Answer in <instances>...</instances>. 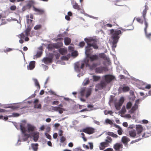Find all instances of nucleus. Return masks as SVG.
Instances as JSON below:
<instances>
[{
  "mask_svg": "<svg viewBox=\"0 0 151 151\" xmlns=\"http://www.w3.org/2000/svg\"><path fill=\"white\" fill-rule=\"evenodd\" d=\"M84 40L87 44V46L85 48V53L87 57L89 58L91 61L98 59V55H95L90 56V55L91 50H92L91 48V47L95 49L98 48L99 47L97 44L96 40L92 38H85Z\"/></svg>",
  "mask_w": 151,
  "mask_h": 151,
  "instance_id": "1",
  "label": "nucleus"
},
{
  "mask_svg": "<svg viewBox=\"0 0 151 151\" xmlns=\"http://www.w3.org/2000/svg\"><path fill=\"white\" fill-rule=\"evenodd\" d=\"M122 33L121 31L119 29L114 30L112 29L110 30V34L111 35V38L113 40L112 46L114 47H116V44L120 38L119 35Z\"/></svg>",
  "mask_w": 151,
  "mask_h": 151,
  "instance_id": "2",
  "label": "nucleus"
},
{
  "mask_svg": "<svg viewBox=\"0 0 151 151\" xmlns=\"http://www.w3.org/2000/svg\"><path fill=\"white\" fill-rule=\"evenodd\" d=\"M63 39L62 38H59L57 40V41L60 40L61 41L60 42H57L56 43L51 44L48 45L47 48L49 50H52L54 48H59L63 46V43L62 41Z\"/></svg>",
  "mask_w": 151,
  "mask_h": 151,
  "instance_id": "3",
  "label": "nucleus"
},
{
  "mask_svg": "<svg viewBox=\"0 0 151 151\" xmlns=\"http://www.w3.org/2000/svg\"><path fill=\"white\" fill-rule=\"evenodd\" d=\"M20 129L24 134L23 138H22V140L23 141H26L28 139L30 136V135L28 134H26L25 133L26 130L24 125L22 124H21L20 125Z\"/></svg>",
  "mask_w": 151,
  "mask_h": 151,
  "instance_id": "4",
  "label": "nucleus"
},
{
  "mask_svg": "<svg viewBox=\"0 0 151 151\" xmlns=\"http://www.w3.org/2000/svg\"><path fill=\"white\" fill-rule=\"evenodd\" d=\"M109 70L108 68L106 67L100 66L96 68L95 69L96 73H101L104 72H106Z\"/></svg>",
  "mask_w": 151,
  "mask_h": 151,
  "instance_id": "5",
  "label": "nucleus"
},
{
  "mask_svg": "<svg viewBox=\"0 0 151 151\" xmlns=\"http://www.w3.org/2000/svg\"><path fill=\"white\" fill-rule=\"evenodd\" d=\"M80 132H83L88 134H91L95 132V129L92 127H88L83 129Z\"/></svg>",
  "mask_w": 151,
  "mask_h": 151,
  "instance_id": "6",
  "label": "nucleus"
},
{
  "mask_svg": "<svg viewBox=\"0 0 151 151\" xmlns=\"http://www.w3.org/2000/svg\"><path fill=\"white\" fill-rule=\"evenodd\" d=\"M113 147L115 151H122L123 145L120 142L116 143L114 145Z\"/></svg>",
  "mask_w": 151,
  "mask_h": 151,
  "instance_id": "7",
  "label": "nucleus"
},
{
  "mask_svg": "<svg viewBox=\"0 0 151 151\" xmlns=\"http://www.w3.org/2000/svg\"><path fill=\"white\" fill-rule=\"evenodd\" d=\"M105 81L107 83H109L112 80H114L115 77L112 75H107L104 76Z\"/></svg>",
  "mask_w": 151,
  "mask_h": 151,
  "instance_id": "8",
  "label": "nucleus"
},
{
  "mask_svg": "<svg viewBox=\"0 0 151 151\" xmlns=\"http://www.w3.org/2000/svg\"><path fill=\"white\" fill-rule=\"evenodd\" d=\"M30 136L33 138V139L35 142H37L39 138V133L38 132H34L31 133Z\"/></svg>",
  "mask_w": 151,
  "mask_h": 151,
  "instance_id": "9",
  "label": "nucleus"
},
{
  "mask_svg": "<svg viewBox=\"0 0 151 151\" xmlns=\"http://www.w3.org/2000/svg\"><path fill=\"white\" fill-rule=\"evenodd\" d=\"M85 66L84 63H82L81 64L79 63H77L75 65V69L78 72L80 71L81 69H83Z\"/></svg>",
  "mask_w": 151,
  "mask_h": 151,
  "instance_id": "10",
  "label": "nucleus"
},
{
  "mask_svg": "<svg viewBox=\"0 0 151 151\" xmlns=\"http://www.w3.org/2000/svg\"><path fill=\"white\" fill-rule=\"evenodd\" d=\"M130 141L129 138L126 136H123L121 139L122 142L124 144L125 147L128 145V143Z\"/></svg>",
  "mask_w": 151,
  "mask_h": 151,
  "instance_id": "11",
  "label": "nucleus"
},
{
  "mask_svg": "<svg viewBox=\"0 0 151 151\" xmlns=\"http://www.w3.org/2000/svg\"><path fill=\"white\" fill-rule=\"evenodd\" d=\"M139 99H138L136 101L135 103L133 106L132 107L130 111V112L131 113H133L134 111H135L138 108V104L139 103Z\"/></svg>",
  "mask_w": 151,
  "mask_h": 151,
  "instance_id": "12",
  "label": "nucleus"
},
{
  "mask_svg": "<svg viewBox=\"0 0 151 151\" xmlns=\"http://www.w3.org/2000/svg\"><path fill=\"white\" fill-rule=\"evenodd\" d=\"M136 129L137 131V134L139 136H140L141 133L143 130L142 126L141 125H136Z\"/></svg>",
  "mask_w": 151,
  "mask_h": 151,
  "instance_id": "13",
  "label": "nucleus"
},
{
  "mask_svg": "<svg viewBox=\"0 0 151 151\" xmlns=\"http://www.w3.org/2000/svg\"><path fill=\"white\" fill-rule=\"evenodd\" d=\"M52 56L51 58H45L43 59L42 61H43L45 64H48L49 63H51L52 62Z\"/></svg>",
  "mask_w": 151,
  "mask_h": 151,
  "instance_id": "14",
  "label": "nucleus"
},
{
  "mask_svg": "<svg viewBox=\"0 0 151 151\" xmlns=\"http://www.w3.org/2000/svg\"><path fill=\"white\" fill-rule=\"evenodd\" d=\"M26 20H27V23L28 24L27 27H32H32L33 26V24L32 23V22L33 20L32 19H29V15H27L26 16Z\"/></svg>",
  "mask_w": 151,
  "mask_h": 151,
  "instance_id": "15",
  "label": "nucleus"
},
{
  "mask_svg": "<svg viewBox=\"0 0 151 151\" xmlns=\"http://www.w3.org/2000/svg\"><path fill=\"white\" fill-rule=\"evenodd\" d=\"M27 128L28 132H31L35 130L36 128L34 126L30 124H28L27 125Z\"/></svg>",
  "mask_w": 151,
  "mask_h": 151,
  "instance_id": "16",
  "label": "nucleus"
},
{
  "mask_svg": "<svg viewBox=\"0 0 151 151\" xmlns=\"http://www.w3.org/2000/svg\"><path fill=\"white\" fill-rule=\"evenodd\" d=\"M109 146L105 142H102L100 144L99 148L101 150H104L106 147Z\"/></svg>",
  "mask_w": 151,
  "mask_h": 151,
  "instance_id": "17",
  "label": "nucleus"
},
{
  "mask_svg": "<svg viewBox=\"0 0 151 151\" xmlns=\"http://www.w3.org/2000/svg\"><path fill=\"white\" fill-rule=\"evenodd\" d=\"M35 61H31L29 63V65L27 66V68L28 70H32L35 67Z\"/></svg>",
  "mask_w": 151,
  "mask_h": 151,
  "instance_id": "18",
  "label": "nucleus"
},
{
  "mask_svg": "<svg viewBox=\"0 0 151 151\" xmlns=\"http://www.w3.org/2000/svg\"><path fill=\"white\" fill-rule=\"evenodd\" d=\"M129 133L130 136L132 137H139V136H137L136 131L134 129L129 131Z\"/></svg>",
  "mask_w": 151,
  "mask_h": 151,
  "instance_id": "19",
  "label": "nucleus"
},
{
  "mask_svg": "<svg viewBox=\"0 0 151 151\" xmlns=\"http://www.w3.org/2000/svg\"><path fill=\"white\" fill-rule=\"evenodd\" d=\"M71 3L74 9H77L78 10H81L80 6L78 5L76 2L73 1Z\"/></svg>",
  "mask_w": 151,
  "mask_h": 151,
  "instance_id": "20",
  "label": "nucleus"
},
{
  "mask_svg": "<svg viewBox=\"0 0 151 151\" xmlns=\"http://www.w3.org/2000/svg\"><path fill=\"white\" fill-rule=\"evenodd\" d=\"M33 10L37 13V14L40 15L43 14L44 13V11L41 9L37 8L35 7H33Z\"/></svg>",
  "mask_w": 151,
  "mask_h": 151,
  "instance_id": "21",
  "label": "nucleus"
},
{
  "mask_svg": "<svg viewBox=\"0 0 151 151\" xmlns=\"http://www.w3.org/2000/svg\"><path fill=\"white\" fill-rule=\"evenodd\" d=\"M145 9L142 12V16L143 18V19H146V15L147 13V10H148V7L147 5L145 6Z\"/></svg>",
  "mask_w": 151,
  "mask_h": 151,
  "instance_id": "22",
  "label": "nucleus"
},
{
  "mask_svg": "<svg viewBox=\"0 0 151 151\" xmlns=\"http://www.w3.org/2000/svg\"><path fill=\"white\" fill-rule=\"evenodd\" d=\"M129 88L128 86H124L119 87V92L123 91L124 92H127L129 90Z\"/></svg>",
  "mask_w": 151,
  "mask_h": 151,
  "instance_id": "23",
  "label": "nucleus"
},
{
  "mask_svg": "<svg viewBox=\"0 0 151 151\" xmlns=\"http://www.w3.org/2000/svg\"><path fill=\"white\" fill-rule=\"evenodd\" d=\"M104 142L109 146L110 144H111L112 142V139L111 137L107 136L105 139Z\"/></svg>",
  "mask_w": 151,
  "mask_h": 151,
  "instance_id": "24",
  "label": "nucleus"
},
{
  "mask_svg": "<svg viewBox=\"0 0 151 151\" xmlns=\"http://www.w3.org/2000/svg\"><path fill=\"white\" fill-rule=\"evenodd\" d=\"M106 85L105 82L101 81L100 83L97 84L96 87L99 89H102Z\"/></svg>",
  "mask_w": 151,
  "mask_h": 151,
  "instance_id": "25",
  "label": "nucleus"
},
{
  "mask_svg": "<svg viewBox=\"0 0 151 151\" xmlns=\"http://www.w3.org/2000/svg\"><path fill=\"white\" fill-rule=\"evenodd\" d=\"M32 27H27V29L24 31V32L25 33V36L28 37L30 34V31L32 29Z\"/></svg>",
  "mask_w": 151,
  "mask_h": 151,
  "instance_id": "26",
  "label": "nucleus"
},
{
  "mask_svg": "<svg viewBox=\"0 0 151 151\" xmlns=\"http://www.w3.org/2000/svg\"><path fill=\"white\" fill-rule=\"evenodd\" d=\"M59 52L62 55H64L67 53V50L64 48H61L59 49Z\"/></svg>",
  "mask_w": 151,
  "mask_h": 151,
  "instance_id": "27",
  "label": "nucleus"
},
{
  "mask_svg": "<svg viewBox=\"0 0 151 151\" xmlns=\"http://www.w3.org/2000/svg\"><path fill=\"white\" fill-rule=\"evenodd\" d=\"M90 147H89L87 145H85V144L83 145V147L87 149H88L89 148L91 150H92L93 148V145L92 143L89 142L88 143Z\"/></svg>",
  "mask_w": 151,
  "mask_h": 151,
  "instance_id": "28",
  "label": "nucleus"
},
{
  "mask_svg": "<svg viewBox=\"0 0 151 151\" xmlns=\"http://www.w3.org/2000/svg\"><path fill=\"white\" fill-rule=\"evenodd\" d=\"M64 41L65 45H68L70 43L71 40L70 38L68 37H66L64 38Z\"/></svg>",
  "mask_w": 151,
  "mask_h": 151,
  "instance_id": "29",
  "label": "nucleus"
},
{
  "mask_svg": "<svg viewBox=\"0 0 151 151\" xmlns=\"http://www.w3.org/2000/svg\"><path fill=\"white\" fill-rule=\"evenodd\" d=\"M107 134L115 138H117L118 137L117 135L112 132H108L107 133Z\"/></svg>",
  "mask_w": 151,
  "mask_h": 151,
  "instance_id": "30",
  "label": "nucleus"
},
{
  "mask_svg": "<svg viewBox=\"0 0 151 151\" xmlns=\"http://www.w3.org/2000/svg\"><path fill=\"white\" fill-rule=\"evenodd\" d=\"M91 91L92 89L91 88L87 89L86 95V98H88L91 95Z\"/></svg>",
  "mask_w": 151,
  "mask_h": 151,
  "instance_id": "31",
  "label": "nucleus"
},
{
  "mask_svg": "<svg viewBox=\"0 0 151 151\" xmlns=\"http://www.w3.org/2000/svg\"><path fill=\"white\" fill-rule=\"evenodd\" d=\"M38 144H31L32 147L34 151H37L38 149Z\"/></svg>",
  "mask_w": 151,
  "mask_h": 151,
  "instance_id": "32",
  "label": "nucleus"
},
{
  "mask_svg": "<svg viewBox=\"0 0 151 151\" xmlns=\"http://www.w3.org/2000/svg\"><path fill=\"white\" fill-rule=\"evenodd\" d=\"M90 82L88 78H86L84 81L83 84V86H85L88 84Z\"/></svg>",
  "mask_w": 151,
  "mask_h": 151,
  "instance_id": "33",
  "label": "nucleus"
},
{
  "mask_svg": "<svg viewBox=\"0 0 151 151\" xmlns=\"http://www.w3.org/2000/svg\"><path fill=\"white\" fill-rule=\"evenodd\" d=\"M93 78L94 81H96L100 79V77L99 76H93Z\"/></svg>",
  "mask_w": 151,
  "mask_h": 151,
  "instance_id": "34",
  "label": "nucleus"
},
{
  "mask_svg": "<svg viewBox=\"0 0 151 151\" xmlns=\"http://www.w3.org/2000/svg\"><path fill=\"white\" fill-rule=\"evenodd\" d=\"M122 105V104L119 102L115 103V106L116 108L118 109H119V108Z\"/></svg>",
  "mask_w": 151,
  "mask_h": 151,
  "instance_id": "35",
  "label": "nucleus"
},
{
  "mask_svg": "<svg viewBox=\"0 0 151 151\" xmlns=\"http://www.w3.org/2000/svg\"><path fill=\"white\" fill-rule=\"evenodd\" d=\"M144 21L145 24V27L144 29V30H145V32H146L147 31V28L148 27V23L146 21V19H144Z\"/></svg>",
  "mask_w": 151,
  "mask_h": 151,
  "instance_id": "36",
  "label": "nucleus"
},
{
  "mask_svg": "<svg viewBox=\"0 0 151 151\" xmlns=\"http://www.w3.org/2000/svg\"><path fill=\"white\" fill-rule=\"evenodd\" d=\"M33 80L34 82H35V85L36 86L38 87L39 89H40V86L37 80L36 79H33Z\"/></svg>",
  "mask_w": 151,
  "mask_h": 151,
  "instance_id": "37",
  "label": "nucleus"
},
{
  "mask_svg": "<svg viewBox=\"0 0 151 151\" xmlns=\"http://www.w3.org/2000/svg\"><path fill=\"white\" fill-rule=\"evenodd\" d=\"M105 122L106 124H109L110 125H112L113 123L112 122L111 120L109 119H106Z\"/></svg>",
  "mask_w": 151,
  "mask_h": 151,
  "instance_id": "38",
  "label": "nucleus"
},
{
  "mask_svg": "<svg viewBox=\"0 0 151 151\" xmlns=\"http://www.w3.org/2000/svg\"><path fill=\"white\" fill-rule=\"evenodd\" d=\"M132 106V104L131 102H128L126 105V108L127 109H130Z\"/></svg>",
  "mask_w": 151,
  "mask_h": 151,
  "instance_id": "39",
  "label": "nucleus"
},
{
  "mask_svg": "<svg viewBox=\"0 0 151 151\" xmlns=\"http://www.w3.org/2000/svg\"><path fill=\"white\" fill-rule=\"evenodd\" d=\"M136 20L137 22L142 24L143 23L142 20L139 17H137L136 18Z\"/></svg>",
  "mask_w": 151,
  "mask_h": 151,
  "instance_id": "40",
  "label": "nucleus"
},
{
  "mask_svg": "<svg viewBox=\"0 0 151 151\" xmlns=\"http://www.w3.org/2000/svg\"><path fill=\"white\" fill-rule=\"evenodd\" d=\"M99 56L103 59H105L106 58V56L104 53H100L99 55Z\"/></svg>",
  "mask_w": 151,
  "mask_h": 151,
  "instance_id": "41",
  "label": "nucleus"
},
{
  "mask_svg": "<svg viewBox=\"0 0 151 151\" xmlns=\"http://www.w3.org/2000/svg\"><path fill=\"white\" fill-rule=\"evenodd\" d=\"M85 45V43L84 41H82L80 42L78 45L79 47H83Z\"/></svg>",
  "mask_w": 151,
  "mask_h": 151,
  "instance_id": "42",
  "label": "nucleus"
},
{
  "mask_svg": "<svg viewBox=\"0 0 151 151\" xmlns=\"http://www.w3.org/2000/svg\"><path fill=\"white\" fill-rule=\"evenodd\" d=\"M34 108L39 109H41V104H39L38 105H37V104H35L34 106Z\"/></svg>",
  "mask_w": 151,
  "mask_h": 151,
  "instance_id": "43",
  "label": "nucleus"
},
{
  "mask_svg": "<svg viewBox=\"0 0 151 151\" xmlns=\"http://www.w3.org/2000/svg\"><path fill=\"white\" fill-rule=\"evenodd\" d=\"M85 89L83 88L81 90L80 92V94L81 96H83L85 95Z\"/></svg>",
  "mask_w": 151,
  "mask_h": 151,
  "instance_id": "44",
  "label": "nucleus"
},
{
  "mask_svg": "<svg viewBox=\"0 0 151 151\" xmlns=\"http://www.w3.org/2000/svg\"><path fill=\"white\" fill-rule=\"evenodd\" d=\"M42 51H40L38 52H37L36 56L37 57H40L42 55Z\"/></svg>",
  "mask_w": 151,
  "mask_h": 151,
  "instance_id": "45",
  "label": "nucleus"
},
{
  "mask_svg": "<svg viewBox=\"0 0 151 151\" xmlns=\"http://www.w3.org/2000/svg\"><path fill=\"white\" fill-rule=\"evenodd\" d=\"M81 135L82 136V138L83 139V140L85 142L87 140V139L85 137V134L83 133H81Z\"/></svg>",
  "mask_w": 151,
  "mask_h": 151,
  "instance_id": "46",
  "label": "nucleus"
},
{
  "mask_svg": "<svg viewBox=\"0 0 151 151\" xmlns=\"http://www.w3.org/2000/svg\"><path fill=\"white\" fill-rule=\"evenodd\" d=\"M41 27V25H37L34 27V29L35 30H37L40 29Z\"/></svg>",
  "mask_w": 151,
  "mask_h": 151,
  "instance_id": "47",
  "label": "nucleus"
},
{
  "mask_svg": "<svg viewBox=\"0 0 151 151\" xmlns=\"http://www.w3.org/2000/svg\"><path fill=\"white\" fill-rule=\"evenodd\" d=\"M66 140L64 136H62L60 138V142L61 143L63 142Z\"/></svg>",
  "mask_w": 151,
  "mask_h": 151,
  "instance_id": "48",
  "label": "nucleus"
},
{
  "mask_svg": "<svg viewBox=\"0 0 151 151\" xmlns=\"http://www.w3.org/2000/svg\"><path fill=\"white\" fill-rule=\"evenodd\" d=\"M124 101V99L123 97H121L119 99V101L118 102L122 104Z\"/></svg>",
  "mask_w": 151,
  "mask_h": 151,
  "instance_id": "49",
  "label": "nucleus"
},
{
  "mask_svg": "<svg viewBox=\"0 0 151 151\" xmlns=\"http://www.w3.org/2000/svg\"><path fill=\"white\" fill-rule=\"evenodd\" d=\"M123 132V131L121 128H120V129H119L117 130L118 133L119 135H121Z\"/></svg>",
  "mask_w": 151,
  "mask_h": 151,
  "instance_id": "50",
  "label": "nucleus"
},
{
  "mask_svg": "<svg viewBox=\"0 0 151 151\" xmlns=\"http://www.w3.org/2000/svg\"><path fill=\"white\" fill-rule=\"evenodd\" d=\"M145 133H144L142 135V137H141L140 138H139V139H137L135 140V141L137 142H138V141L140 140L141 139H142L143 137H146L145 136Z\"/></svg>",
  "mask_w": 151,
  "mask_h": 151,
  "instance_id": "51",
  "label": "nucleus"
},
{
  "mask_svg": "<svg viewBox=\"0 0 151 151\" xmlns=\"http://www.w3.org/2000/svg\"><path fill=\"white\" fill-rule=\"evenodd\" d=\"M45 136L48 139H50L51 138V136L47 133H45Z\"/></svg>",
  "mask_w": 151,
  "mask_h": 151,
  "instance_id": "52",
  "label": "nucleus"
},
{
  "mask_svg": "<svg viewBox=\"0 0 151 151\" xmlns=\"http://www.w3.org/2000/svg\"><path fill=\"white\" fill-rule=\"evenodd\" d=\"M16 6L14 5H12L10 7V9L11 10L14 11L16 9Z\"/></svg>",
  "mask_w": 151,
  "mask_h": 151,
  "instance_id": "53",
  "label": "nucleus"
},
{
  "mask_svg": "<svg viewBox=\"0 0 151 151\" xmlns=\"http://www.w3.org/2000/svg\"><path fill=\"white\" fill-rule=\"evenodd\" d=\"M59 107H60L57 106H52V109L56 111H58V110H59Z\"/></svg>",
  "mask_w": 151,
  "mask_h": 151,
  "instance_id": "54",
  "label": "nucleus"
},
{
  "mask_svg": "<svg viewBox=\"0 0 151 151\" xmlns=\"http://www.w3.org/2000/svg\"><path fill=\"white\" fill-rule=\"evenodd\" d=\"M97 66V64L96 63H93L92 65L91 66L90 68L92 69H94V68L96 67Z\"/></svg>",
  "mask_w": 151,
  "mask_h": 151,
  "instance_id": "55",
  "label": "nucleus"
},
{
  "mask_svg": "<svg viewBox=\"0 0 151 151\" xmlns=\"http://www.w3.org/2000/svg\"><path fill=\"white\" fill-rule=\"evenodd\" d=\"M19 37L20 38H24L25 36V35H24L23 33H22L19 35Z\"/></svg>",
  "mask_w": 151,
  "mask_h": 151,
  "instance_id": "56",
  "label": "nucleus"
},
{
  "mask_svg": "<svg viewBox=\"0 0 151 151\" xmlns=\"http://www.w3.org/2000/svg\"><path fill=\"white\" fill-rule=\"evenodd\" d=\"M103 151H114L113 148H107Z\"/></svg>",
  "mask_w": 151,
  "mask_h": 151,
  "instance_id": "57",
  "label": "nucleus"
},
{
  "mask_svg": "<svg viewBox=\"0 0 151 151\" xmlns=\"http://www.w3.org/2000/svg\"><path fill=\"white\" fill-rule=\"evenodd\" d=\"M19 116V114L17 113H13L12 114V116L13 117H18Z\"/></svg>",
  "mask_w": 151,
  "mask_h": 151,
  "instance_id": "58",
  "label": "nucleus"
},
{
  "mask_svg": "<svg viewBox=\"0 0 151 151\" xmlns=\"http://www.w3.org/2000/svg\"><path fill=\"white\" fill-rule=\"evenodd\" d=\"M6 23V21L4 19H2V22L1 24V25L5 24Z\"/></svg>",
  "mask_w": 151,
  "mask_h": 151,
  "instance_id": "59",
  "label": "nucleus"
},
{
  "mask_svg": "<svg viewBox=\"0 0 151 151\" xmlns=\"http://www.w3.org/2000/svg\"><path fill=\"white\" fill-rule=\"evenodd\" d=\"M112 114V112L111 111H107V112L106 111L105 112V115H107L108 114Z\"/></svg>",
  "mask_w": 151,
  "mask_h": 151,
  "instance_id": "60",
  "label": "nucleus"
},
{
  "mask_svg": "<svg viewBox=\"0 0 151 151\" xmlns=\"http://www.w3.org/2000/svg\"><path fill=\"white\" fill-rule=\"evenodd\" d=\"M58 111L60 114H62L63 113V109L59 107V110H58Z\"/></svg>",
  "mask_w": 151,
  "mask_h": 151,
  "instance_id": "61",
  "label": "nucleus"
},
{
  "mask_svg": "<svg viewBox=\"0 0 151 151\" xmlns=\"http://www.w3.org/2000/svg\"><path fill=\"white\" fill-rule=\"evenodd\" d=\"M59 103V101H53L52 103V104L53 105H58Z\"/></svg>",
  "mask_w": 151,
  "mask_h": 151,
  "instance_id": "62",
  "label": "nucleus"
},
{
  "mask_svg": "<svg viewBox=\"0 0 151 151\" xmlns=\"http://www.w3.org/2000/svg\"><path fill=\"white\" fill-rule=\"evenodd\" d=\"M46 132H49L51 130V128L49 127H47L46 129Z\"/></svg>",
  "mask_w": 151,
  "mask_h": 151,
  "instance_id": "63",
  "label": "nucleus"
},
{
  "mask_svg": "<svg viewBox=\"0 0 151 151\" xmlns=\"http://www.w3.org/2000/svg\"><path fill=\"white\" fill-rule=\"evenodd\" d=\"M12 49L9 48H7L5 51V52H9L12 50Z\"/></svg>",
  "mask_w": 151,
  "mask_h": 151,
  "instance_id": "64",
  "label": "nucleus"
}]
</instances>
